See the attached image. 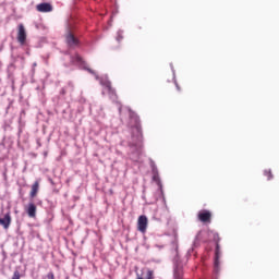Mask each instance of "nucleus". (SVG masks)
I'll use <instances>...</instances> for the list:
<instances>
[{"label": "nucleus", "mask_w": 279, "mask_h": 279, "mask_svg": "<svg viewBox=\"0 0 279 279\" xmlns=\"http://www.w3.org/2000/svg\"><path fill=\"white\" fill-rule=\"evenodd\" d=\"M197 219L202 223H210L213 221V213L208 209H202L197 214Z\"/></svg>", "instance_id": "f257e3e1"}, {"label": "nucleus", "mask_w": 279, "mask_h": 279, "mask_svg": "<svg viewBox=\"0 0 279 279\" xmlns=\"http://www.w3.org/2000/svg\"><path fill=\"white\" fill-rule=\"evenodd\" d=\"M130 114H134V112L130 111Z\"/></svg>", "instance_id": "412c9836"}, {"label": "nucleus", "mask_w": 279, "mask_h": 279, "mask_svg": "<svg viewBox=\"0 0 279 279\" xmlns=\"http://www.w3.org/2000/svg\"><path fill=\"white\" fill-rule=\"evenodd\" d=\"M107 93H108L111 101H117L119 99V96L117 95V90L113 87H111V89H108Z\"/></svg>", "instance_id": "9b49d317"}, {"label": "nucleus", "mask_w": 279, "mask_h": 279, "mask_svg": "<svg viewBox=\"0 0 279 279\" xmlns=\"http://www.w3.org/2000/svg\"><path fill=\"white\" fill-rule=\"evenodd\" d=\"M27 40V32L25 31V26L23 24H20L17 26V43L20 45H25Z\"/></svg>", "instance_id": "7ed1b4c3"}, {"label": "nucleus", "mask_w": 279, "mask_h": 279, "mask_svg": "<svg viewBox=\"0 0 279 279\" xmlns=\"http://www.w3.org/2000/svg\"><path fill=\"white\" fill-rule=\"evenodd\" d=\"M100 84L106 88L107 92L112 88V83L110 81H101Z\"/></svg>", "instance_id": "f8f14e48"}, {"label": "nucleus", "mask_w": 279, "mask_h": 279, "mask_svg": "<svg viewBox=\"0 0 279 279\" xmlns=\"http://www.w3.org/2000/svg\"><path fill=\"white\" fill-rule=\"evenodd\" d=\"M149 225V220L147 219V216L142 215L137 219V230L138 232H142V234H145L147 232V226Z\"/></svg>", "instance_id": "f03ea898"}, {"label": "nucleus", "mask_w": 279, "mask_h": 279, "mask_svg": "<svg viewBox=\"0 0 279 279\" xmlns=\"http://www.w3.org/2000/svg\"><path fill=\"white\" fill-rule=\"evenodd\" d=\"M40 189V182L35 181L34 184L32 185V190H31V197H36V195H38V191Z\"/></svg>", "instance_id": "1a4fd4ad"}, {"label": "nucleus", "mask_w": 279, "mask_h": 279, "mask_svg": "<svg viewBox=\"0 0 279 279\" xmlns=\"http://www.w3.org/2000/svg\"><path fill=\"white\" fill-rule=\"evenodd\" d=\"M36 10L37 12H53V7L51 5V3L48 2H44V3H39L36 5Z\"/></svg>", "instance_id": "423d86ee"}, {"label": "nucleus", "mask_w": 279, "mask_h": 279, "mask_svg": "<svg viewBox=\"0 0 279 279\" xmlns=\"http://www.w3.org/2000/svg\"><path fill=\"white\" fill-rule=\"evenodd\" d=\"M36 204L29 203L28 206L26 207V213L31 219H36Z\"/></svg>", "instance_id": "0eeeda50"}, {"label": "nucleus", "mask_w": 279, "mask_h": 279, "mask_svg": "<svg viewBox=\"0 0 279 279\" xmlns=\"http://www.w3.org/2000/svg\"><path fill=\"white\" fill-rule=\"evenodd\" d=\"M146 279H154V270H148L147 271Z\"/></svg>", "instance_id": "dca6fc26"}, {"label": "nucleus", "mask_w": 279, "mask_h": 279, "mask_svg": "<svg viewBox=\"0 0 279 279\" xmlns=\"http://www.w3.org/2000/svg\"><path fill=\"white\" fill-rule=\"evenodd\" d=\"M0 226H2L4 230L10 229V226H12V215L10 213H7L3 218H0Z\"/></svg>", "instance_id": "39448f33"}, {"label": "nucleus", "mask_w": 279, "mask_h": 279, "mask_svg": "<svg viewBox=\"0 0 279 279\" xmlns=\"http://www.w3.org/2000/svg\"><path fill=\"white\" fill-rule=\"evenodd\" d=\"M38 147H40V142H37Z\"/></svg>", "instance_id": "6ab92c4d"}, {"label": "nucleus", "mask_w": 279, "mask_h": 279, "mask_svg": "<svg viewBox=\"0 0 279 279\" xmlns=\"http://www.w3.org/2000/svg\"><path fill=\"white\" fill-rule=\"evenodd\" d=\"M48 278H49V279H56V276L53 275V272H49V274H48Z\"/></svg>", "instance_id": "f3484780"}, {"label": "nucleus", "mask_w": 279, "mask_h": 279, "mask_svg": "<svg viewBox=\"0 0 279 279\" xmlns=\"http://www.w3.org/2000/svg\"><path fill=\"white\" fill-rule=\"evenodd\" d=\"M11 279H21V272L19 270H15Z\"/></svg>", "instance_id": "2eb2a0df"}, {"label": "nucleus", "mask_w": 279, "mask_h": 279, "mask_svg": "<svg viewBox=\"0 0 279 279\" xmlns=\"http://www.w3.org/2000/svg\"><path fill=\"white\" fill-rule=\"evenodd\" d=\"M61 93H62V95H65V93H66V92H64V89H62V92H61Z\"/></svg>", "instance_id": "a211bd4d"}, {"label": "nucleus", "mask_w": 279, "mask_h": 279, "mask_svg": "<svg viewBox=\"0 0 279 279\" xmlns=\"http://www.w3.org/2000/svg\"><path fill=\"white\" fill-rule=\"evenodd\" d=\"M65 43L68 47H80V39H77L71 32H68L65 35Z\"/></svg>", "instance_id": "20e7f679"}, {"label": "nucleus", "mask_w": 279, "mask_h": 279, "mask_svg": "<svg viewBox=\"0 0 279 279\" xmlns=\"http://www.w3.org/2000/svg\"><path fill=\"white\" fill-rule=\"evenodd\" d=\"M174 279H184V270L182 269V266H175L174 272H173Z\"/></svg>", "instance_id": "6e6552de"}, {"label": "nucleus", "mask_w": 279, "mask_h": 279, "mask_svg": "<svg viewBox=\"0 0 279 279\" xmlns=\"http://www.w3.org/2000/svg\"><path fill=\"white\" fill-rule=\"evenodd\" d=\"M178 90H180V86L177 85Z\"/></svg>", "instance_id": "aec40b11"}, {"label": "nucleus", "mask_w": 279, "mask_h": 279, "mask_svg": "<svg viewBox=\"0 0 279 279\" xmlns=\"http://www.w3.org/2000/svg\"><path fill=\"white\" fill-rule=\"evenodd\" d=\"M137 279H143V277H137Z\"/></svg>", "instance_id": "4be33fe9"}, {"label": "nucleus", "mask_w": 279, "mask_h": 279, "mask_svg": "<svg viewBox=\"0 0 279 279\" xmlns=\"http://www.w3.org/2000/svg\"><path fill=\"white\" fill-rule=\"evenodd\" d=\"M72 61L76 62V64H82L84 62V59H82L80 54H74V57H72Z\"/></svg>", "instance_id": "ddd939ff"}, {"label": "nucleus", "mask_w": 279, "mask_h": 279, "mask_svg": "<svg viewBox=\"0 0 279 279\" xmlns=\"http://www.w3.org/2000/svg\"><path fill=\"white\" fill-rule=\"evenodd\" d=\"M219 256H221V250L219 247V243H217L215 251V267H219Z\"/></svg>", "instance_id": "9d476101"}, {"label": "nucleus", "mask_w": 279, "mask_h": 279, "mask_svg": "<svg viewBox=\"0 0 279 279\" xmlns=\"http://www.w3.org/2000/svg\"><path fill=\"white\" fill-rule=\"evenodd\" d=\"M264 175H266L267 180L274 179V173H271V170H265Z\"/></svg>", "instance_id": "4468645a"}]
</instances>
